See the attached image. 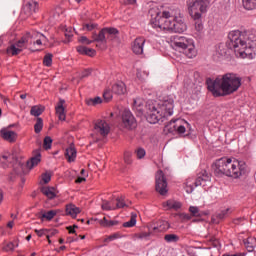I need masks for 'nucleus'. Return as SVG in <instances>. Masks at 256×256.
Segmentation results:
<instances>
[{
  "mask_svg": "<svg viewBox=\"0 0 256 256\" xmlns=\"http://www.w3.org/2000/svg\"><path fill=\"white\" fill-rule=\"evenodd\" d=\"M43 65H45V67H51V65H53V54L48 53L44 56Z\"/></svg>",
  "mask_w": 256,
  "mask_h": 256,
  "instance_id": "72a5a7b5",
  "label": "nucleus"
},
{
  "mask_svg": "<svg viewBox=\"0 0 256 256\" xmlns=\"http://www.w3.org/2000/svg\"><path fill=\"white\" fill-rule=\"evenodd\" d=\"M163 207H167V209H173L174 211H179L181 209L182 205L181 202L176 200H168L163 203Z\"/></svg>",
  "mask_w": 256,
  "mask_h": 256,
  "instance_id": "393cba45",
  "label": "nucleus"
},
{
  "mask_svg": "<svg viewBox=\"0 0 256 256\" xmlns=\"http://www.w3.org/2000/svg\"><path fill=\"white\" fill-rule=\"evenodd\" d=\"M0 135L2 139L8 141L9 143H14L15 139H17V134L11 130L2 129L0 131Z\"/></svg>",
  "mask_w": 256,
  "mask_h": 256,
  "instance_id": "6ab92c4d",
  "label": "nucleus"
},
{
  "mask_svg": "<svg viewBox=\"0 0 256 256\" xmlns=\"http://www.w3.org/2000/svg\"><path fill=\"white\" fill-rule=\"evenodd\" d=\"M64 155L68 163H73L75 162V159H77V149H75V146L71 144L68 148H66Z\"/></svg>",
  "mask_w": 256,
  "mask_h": 256,
  "instance_id": "a211bd4d",
  "label": "nucleus"
},
{
  "mask_svg": "<svg viewBox=\"0 0 256 256\" xmlns=\"http://www.w3.org/2000/svg\"><path fill=\"white\" fill-rule=\"evenodd\" d=\"M121 127L127 131H135L137 129V119L130 110H124L121 115Z\"/></svg>",
  "mask_w": 256,
  "mask_h": 256,
  "instance_id": "9b49d317",
  "label": "nucleus"
},
{
  "mask_svg": "<svg viewBox=\"0 0 256 256\" xmlns=\"http://www.w3.org/2000/svg\"><path fill=\"white\" fill-rule=\"evenodd\" d=\"M181 217L185 221H191V215H189V214H182Z\"/></svg>",
  "mask_w": 256,
  "mask_h": 256,
  "instance_id": "e2e57ef3",
  "label": "nucleus"
},
{
  "mask_svg": "<svg viewBox=\"0 0 256 256\" xmlns=\"http://www.w3.org/2000/svg\"><path fill=\"white\" fill-rule=\"evenodd\" d=\"M113 239H117V234L110 235L106 241H113Z\"/></svg>",
  "mask_w": 256,
  "mask_h": 256,
  "instance_id": "69168bd1",
  "label": "nucleus"
},
{
  "mask_svg": "<svg viewBox=\"0 0 256 256\" xmlns=\"http://www.w3.org/2000/svg\"><path fill=\"white\" fill-rule=\"evenodd\" d=\"M137 0H124V5H135Z\"/></svg>",
  "mask_w": 256,
  "mask_h": 256,
  "instance_id": "052dcab7",
  "label": "nucleus"
},
{
  "mask_svg": "<svg viewBox=\"0 0 256 256\" xmlns=\"http://www.w3.org/2000/svg\"><path fill=\"white\" fill-rule=\"evenodd\" d=\"M186 5L191 19L200 21V19H203V14L207 13L211 0H188Z\"/></svg>",
  "mask_w": 256,
  "mask_h": 256,
  "instance_id": "0eeeda50",
  "label": "nucleus"
},
{
  "mask_svg": "<svg viewBox=\"0 0 256 256\" xmlns=\"http://www.w3.org/2000/svg\"><path fill=\"white\" fill-rule=\"evenodd\" d=\"M59 211L57 210H49L48 212H45L42 214L41 219L44 220L46 219L47 221H51L58 213Z\"/></svg>",
  "mask_w": 256,
  "mask_h": 256,
  "instance_id": "c756f323",
  "label": "nucleus"
},
{
  "mask_svg": "<svg viewBox=\"0 0 256 256\" xmlns=\"http://www.w3.org/2000/svg\"><path fill=\"white\" fill-rule=\"evenodd\" d=\"M175 101L171 97H165L160 103L155 104H147L146 105V119L148 123L155 125V123H163L167 117H171L173 115V108Z\"/></svg>",
  "mask_w": 256,
  "mask_h": 256,
  "instance_id": "20e7f679",
  "label": "nucleus"
},
{
  "mask_svg": "<svg viewBox=\"0 0 256 256\" xmlns=\"http://www.w3.org/2000/svg\"><path fill=\"white\" fill-rule=\"evenodd\" d=\"M173 49L176 51H183L184 55L188 57V59H193L197 57V49L195 48V42L191 38H187L185 36H179L172 41Z\"/></svg>",
  "mask_w": 256,
  "mask_h": 256,
  "instance_id": "423d86ee",
  "label": "nucleus"
},
{
  "mask_svg": "<svg viewBox=\"0 0 256 256\" xmlns=\"http://www.w3.org/2000/svg\"><path fill=\"white\" fill-rule=\"evenodd\" d=\"M3 249L4 251H13V249H15V244H13V242H9Z\"/></svg>",
  "mask_w": 256,
  "mask_h": 256,
  "instance_id": "8fccbe9b",
  "label": "nucleus"
},
{
  "mask_svg": "<svg viewBox=\"0 0 256 256\" xmlns=\"http://www.w3.org/2000/svg\"><path fill=\"white\" fill-rule=\"evenodd\" d=\"M44 112H45V106L35 105V106L31 107L30 115H32L33 117H37V119H38L39 116L43 115Z\"/></svg>",
  "mask_w": 256,
  "mask_h": 256,
  "instance_id": "a878e982",
  "label": "nucleus"
},
{
  "mask_svg": "<svg viewBox=\"0 0 256 256\" xmlns=\"http://www.w3.org/2000/svg\"><path fill=\"white\" fill-rule=\"evenodd\" d=\"M42 39V43H49V39H47V37L41 33L38 32V36H37V39Z\"/></svg>",
  "mask_w": 256,
  "mask_h": 256,
  "instance_id": "13d9d810",
  "label": "nucleus"
},
{
  "mask_svg": "<svg viewBox=\"0 0 256 256\" xmlns=\"http://www.w3.org/2000/svg\"><path fill=\"white\" fill-rule=\"evenodd\" d=\"M87 47H85V46H78L77 48H76V50L78 51V53L80 54V55H86L87 54Z\"/></svg>",
  "mask_w": 256,
  "mask_h": 256,
  "instance_id": "de8ad7c7",
  "label": "nucleus"
},
{
  "mask_svg": "<svg viewBox=\"0 0 256 256\" xmlns=\"http://www.w3.org/2000/svg\"><path fill=\"white\" fill-rule=\"evenodd\" d=\"M101 207L103 211H115V207L111 206V203L107 200H103Z\"/></svg>",
  "mask_w": 256,
  "mask_h": 256,
  "instance_id": "c9c22d12",
  "label": "nucleus"
},
{
  "mask_svg": "<svg viewBox=\"0 0 256 256\" xmlns=\"http://www.w3.org/2000/svg\"><path fill=\"white\" fill-rule=\"evenodd\" d=\"M131 157H132L131 152L124 153V162L126 163V165H131V163H133V159Z\"/></svg>",
  "mask_w": 256,
  "mask_h": 256,
  "instance_id": "a19ab883",
  "label": "nucleus"
},
{
  "mask_svg": "<svg viewBox=\"0 0 256 256\" xmlns=\"http://www.w3.org/2000/svg\"><path fill=\"white\" fill-rule=\"evenodd\" d=\"M137 225V213H131L130 221L124 222L123 227L131 228Z\"/></svg>",
  "mask_w": 256,
  "mask_h": 256,
  "instance_id": "cd10ccee",
  "label": "nucleus"
},
{
  "mask_svg": "<svg viewBox=\"0 0 256 256\" xmlns=\"http://www.w3.org/2000/svg\"><path fill=\"white\" fill-rule=\"evenodd\" d=\"M228 39L236 55L245 59L252 55L253 49H256V34L251 30L243 31L233 30L229 32Z\"/></svg>",
  "mask_w": 256,
  "mask_h": 256,
  "instance_id": "f03ea898",
  "label": "nucleus"
},
{
  "mask_svg": "<svg viewBox=\"0 0 256 256\" xmlns=\"http://www.w3.org/2000/svg\"><path fill=\"white\" fill-rule=\"evenodd\" d=\"M39 4L35 1H28L24 5V11L28 14L31 15L32 13H35L37 11V7Z\"/></svg>",
  "mask_w": 256,
  "mask_h": 256,
  "instance_id": "b1692460",
  "label": "nucleus"
},
{
  "mask_svg": "<svg viewBox=\"0 0 256 256\" xmlns=\"http://www.w3.org/2000/svg\"><path fill=\"white\" fill-rule=\"evenodd\" d=\"M242 6L246 11H253L256 9V0H242Z\"/></svg>",
  "mask_w": 256,
  "mask_h": 256,
  "instance_id": "bb28decb",
  "label": "nucleus"
},
{
  "mask_svg": "<svg viewBox=\"0 0 256 256\" xmlns=\"http://www.w3.org/2000/svg\"><path fill=\"white\" fill-rule=\"evenodd\" d=\"M100 103H103V99H101V97L99 96L95 98H89L86 100V105H89V106L100 105Z\"/></svg>",
  "mask_w": 256,
  "mask_h": 256,
  "instance_id": "7c9ffc66",
  "label": "nucleus"
},
{
  "mask_svg": "<svg viewBox=\"0 0 256 256\" xmlns=\"http://www.w3.org/2000/svg\"><path fill=\"white\" fill-rule=\"evenodd\" d=\"M42 181L45 185L51 181V175L49 173L42 174Z\"/></svg>",
  "mask_w": 256,
  "mask_h": 256,
  "instance_id": "c03bdc74",
  "label": "nucleus"
},
{
  "mask_svg": "<svg viewBox=\"0 0 256 256\" xmlns=\"http://www.w3.org/2000/svg\"><path fill=\"white\" fill-rule=\"evenodd\" d=\"M94 129L102 136L107 137L109 135V131H111V128L109 127V124L105 122L104 120H98L95 123Z\"/></svg>",
  "mask_w": 256,
  "mask_h": 256,
  "instance_id": "ddd939ff",
  "label": "nucleus"
},
{
  "mask_svg": "<svg viewBox=\"0 0 256 256\" xmlns=\"http://www.w3.org/2000/svg\"><path fill=\"white\" fill-rule=\"evenodd\" d=\"M79 213H81V209L75 204L66 205V215H70L72 219H75Z\"/></svg>",
  "mask_w": 256,
  "mask_h": 256,
  "instance_id": "412c9836",
  "label": "nucleus"
},
{
  "mask_svg": "<svg viewBox=\"0 0 256 256\" xmlns=\"http://www.w3.org/2000/svg\"><path fill=\"white\" fill-rule=\"evenodd\" d=\"M75 241H79L78 238L68 237L66 243H73Z\"/></svg>",
  "mask_w": 256,
  "mask_h": 256,
  "instance_id": "0e129e2a",
  "label": "nucleus"
},
{
  "mask_svg": "<svg viewBox=\"0 0 256 256\" xmlns=\"http://www.w3.org/2000/svg\"><path fill=\"white\" fill-rule=\"evenodd\" d=\"M89 75H91V70L90 69H86L84 70L81 75H80V79H85V77H89Z\"/></svg>",
  "mask_w": 256,
  "mask_h": 256,
  "instance_id": "864d4df0",
  "label": "nucleus"
},
{
  "mask_svg": "<svg viewBox=\"0 0 256 256\" xmlns=\"http://www.w3.org/2000/svg\"><path fill=\"white\" fill-rule=\"evenodd\" d=\"M195 21V30L198 31V33H201L203 31V22L200 20H194Z\"/></svg>",
  "mask_w": 256,
  "mask_h": 256,
  "instance_id": "37998d69",
  "label": "nucleus"
},
{
  "mask_svg": "<svg viewBox=\"0 0 256 256\" xmlns=\"http://www.w3.org/2000/svg\"><path fill=\"white\" fill-rule=\"evenodd\" d=\"M164 240L166 243H177V241H179V237L177 234H166L164 236Z\"/></svg>",
  "mask_w": 256,
  "mask_h": 256,
  "instance_id": "2f4dec72",
  "label": "nucleus"
},
{
  "mask_svg": "<svg viewBox=\"0 0 256 256\" xmlns=\"http://www.w3.org/2000/svg\"><path fill=\"white\" fill-rule=\"evenodd\" d=\"M97 54V52L95 51V49L93 48H87L86 50V55L88 57H95V55Z\"/></svg>",
  "mask_w": 256,
  "mask_h": 256,
  "instance_id": "09e8293b",
  "label": "nucleus"
},
{
  "mask_svg": "<svg viewBox=\"0 0 256 256\" xmlns=\"http://www.w3.org/2000/svg\"><path fill=\"white\" fill-rule=\"evenodd\" d=\"M156 186L155 189L157 193L160 195H167V192L169 191L167 189V178H165V174L163 173V170H158L155 176Z\"/></svg>",
  "mask_w": 256,
  "mask_h": 256,
  "instance_id": "f8f14e48",
  "label": "nucleus"
},
{
  "mask_svg": "<svg viewBox=\"0 0 256 256\" xmlns=\"http://www.w3.org/2000/svg\"><path fill=\"white\" fill-rule=\"evenodd\" d=\"M231 209L227 208L225 210H222L220 213L216 214L217 219H225V217L229 216Z\"/></svg>",
  "mask_w": 256,
  "mask_h": 256,
  "instance_id": "58836bf2",
  "label": "nucleus"
},
{
  "mask_svg": "<svg viewBox=\"0 0 256 256\" xmlns=\"http://www.w3.org/2000/svg\"><path fill=\"white\" fill-rule=\"evenodd\" d=\"M211 181V175L207 173V171L203 170L198 174V177L196 178L194 185L195 187H205L207 183Z\"/></svg>",
  "mask_w": 256,
  "mask_h": 256,
  "instance_id": "4468645a",
  "label": "nucleus"
},
{
  "mask_svg": "<svg viewBox=\"0 0 256 256\" xmlns=\"http://www.w3.org/2000/svg\"><path fill=\"white\" fill-rule=\"evenodd\" d=\"M152 27L162 31H171L172 33H185L187 31V24L183 21L179 9L163 11L162 16L152 22Z\"/></svg>",
  "mask_w": 256,
  "mask_h": 256,
  "instance_id": "7ed1b4c3",
  "label": "nucleus"
},
{
  "mask_svg": "<svg viewBox=\"0 0 256 256\" xmlns=\"http://www.w3.org/2000/svg\"><path fill=\"white\" fill-rule=\"evenodd\" d=\"M33 45H43V41L40 37L36 38L34 40V44Z\"/></svg>",
  "mask_w": 256,
  "mask_h": 256,
  "instance_id": "680f3d73",
  "label": "nucleus"
},
{
  "mask_svg": "<svg viewBox=\"0 0 256 256\" xmlns=\"http://www.w3.org/2000/svg\"><path fill=\"white\" fill-rule=\"evenodd\" d=\"M145 149L143 148H139L138 150H136V155H137V159H143V157H145Z\"/></svg>",
  "mask_w": 256,
  "mask_h": 256,
  "instance_id": "a18cd8bd",
  "label": "nucleus"
},
{
  "mask_svg": "<svg viewBox=\"0 0 256 256\" xmlns=\"http://www.w3.org/2000/svg\"><path fill=\"white\" fill-rule=\"evenodd\" d=\"M182 123L189 127V123L183 119H176V120H171L169 124L167 125L169 133L177 132L179 127H181Z\"/></svg>",
  "mask_w": 256,
  "mask_h": 256,
  "instance_id": "dca6fc26",
  "label": "nucleus"
},
{
  "mask_svg": "<svg viewBox=\"0 0 256 256\" xmlns=\"http://www.w3.org/2000/svg\"><path fill=\"white\" fill-rule=\"evenodd\" d=\"M64 35H65V37H66L67 39H71V37H73V32H71V28H67V29L65 30Z\"/></svg>",
  "mask_w": 256,
  "mask_h": 256,
  "instance_id": "4d7b16f0",
  "label": "nucleus"
},
{
  "mask_svg": "<svg viewBox=\"0 0 256 256\" xmlns=\"http://www.w3.org/2000/svg\"><path fill=\"white\" fill-rule=\"evenodd\" d=\"M186 192L193 193V185L191 184V180H188L186 182Z\"/></svg>",
  "mask_w": 256,
  "mask_h": 256,
  "instance_id": "3c124183",
  "label": "nucleus"
},
{
  "mask_svg": "<svg viewBox=\"0 0 256 256\" xmlns=\"http://www.w3.org/2000/svg\"><path fill=\"white\" fill-rule=\"evenodd\" d=\"M36 235H38V237H43V235H47V229H41V230H34Z\"/></svg>",
  "mask_w": 256,
  "mask_h": 256,
  "instance_id": "603ef678",
  "label": "nucleus"
},
{
  "mask_svg": "<svg viewBox=\"0 0 256 256\" xmlns=\"http://www.w3.org/2000/svg\"><path fill=\"white\" fill-rule=\"evenodd\" d=\"M117 35H119V30L117 28L113 27H106L99 31V33H93L92 39L96 41V43H107V39H110V41H113V39L117 38Z\"/></svg>",
  "mask_w": 256,
  "mask_h": 256,
  "instance_id": "9d476101",
  "label": "nucleus"
},
{
  "mask_svg": "<svg viewBox=\"0 0 256 256\" xmlns=\"http://www.w3.org/2000/svg\"><path fill=\"white\" fill-rule=\"evenodd\" d=\"M34 131L36 134H39L43 131V118L36 119V123L34 125Z\"/></svg>",
  "mask_w": 256,
  "mask_h": 256,
  "instance_id": "473e14b6",
  "label": "nucleus"
},
{
  "mask_svg": "<svg viewBox=\"0 0 256 256\" xmlns=\"http://www.w3.org/2000/svg\"><path fill=\"white\" fill-rule=\"evenodd\" d=\"M185 123H182V125H180L176 131V133L178 135H183L185 133V131H187V128L185 127Z\"/></svg>",
  "mask_w": 256,
  "mask_h": 256,
  "instance_id": "49530a36",
  "label": "nucleus"
},
{
  "mask_svg": "<svg viewBox=\"0 0 256 256\" xmlns=\"http://www.w3.org/2000/svg\"><path fill=\"white\" fill-rule=\"evenodd\" d=\"M0 163L4 169L12 167L16 175H21V173H23V167H25V165L15 157V155L9 153H5L0 157Z\"/></svg>",
  "mask_w": 256,
  "mask_h": 256,
  "instance_id": "1a4fd4ad",
  "label": "nucleus"
},
{
  "mask_svg": "<svg viewBox=\"0 0 256 256\" xmlns=\"http://www.w3.org/2000/svg\"><path fill=\"white\" fill-rule=\"evenodd\" d=\"M222 256H245V254H223Z\"/></svg>",
  "mask_w": 256,
  "mask_h": 256,
  "instance_id": "774afa93",
  "label": "nucleus"
},
{
  "mask_svg": "<svg viewBox=\"0 0 256 256\" xmlns=\"http://www.w3.org/2000/svg\"><path fill=\"white\" fill-rule=\"evenodd\" d=\"M116 201H117V203H116L115 209H123V207H129V204H127V202H125L124 197L117 198Z\"/></svg>",
  "mask_w": 256,
  "mask_h": 256,
  "instance_id": "f704fd0d",
  "label": "nucleus"
},
{
  "mask_svg": "<svg viewBox=\"0 0 256 256\" xmlns=\"http://www.w3.org/2000/svg\"><path fill=\"white\" fill-rule=\"evenodd\" d=\"M40 191L48 199H55L57 197V190L55 189V187H42Z\"/></svg>",
  "mask_w": 256,
  "mask_h": 256,
  "instance_id": "4be33fe9",
  "label": "nucleus"
},
{
  "mask_svg": "<svg viewBox=\"0 0 256 256\" xmlns=\"http://www.w3.org/2000/svg\"><path fill=\"white\" fill-rule=\"evenodd\" d=\"M77 227H78L77 225L68 226L67 230L69 231V233L75 234V233H77V231H75V229H77Z\"/></svg>",
  "mask_w": 256,
  "mask_h": 256,
  "instance_id": "bf43d9fd",
  "label": "nucleus"
},
{
  "mask_svg": "<svg viewBox=\"0 0 256 256\" xmlns=\"http://www.w3.org/2000/svg\"><path fill=\"white\" fill-rule=\"evenodd\" d=\"M189 211H190L192 217H202V215H209V213H207V212L199 211V207H197V206H190Z\"/></svg>",
  "mask_w": 256,
  "mask_h": 256,
  "instance_id": "c85d7f7f",
  "label": "nucleus"
},
{
  "mask_svg": "<svg viewBox=\"0 0 256 256\" xmlns=\"http://www.w3.org/2000/svg\"><path fill=\"white\" fill-rule=\"evenodd\" d=\"M63 105H65V100L64 99H60L58 102V105L56 106V115L58 116L60 121H65V107H63Z\"/></svg>",
  "mask_w": 256,
  "mask_h": 256,
  "instance_id": "aec40b11",
  "label": "nucleus"
},
{
  "mask_svg": "<svg viewBox=\"0 0 256 256\" xmlns=\"http://www.w3.org/2000/svg\"><path fill=\"white\" fill-rule=\"evenodd\" d=\"M136 237L138 239H147V237H149V233L147 232H141L140 234H136Z\"/></svg>",
  "mask_w": 256,
  "mask_h": 256,
  "instance_id": "6e6d98bb",
  "label": "nucleus"
},
{
  "mask_svg": "<svg viewBox=\"0 0 256 256\" xmlns=\"http://www.w3.org/2000/svg\"><path fill=\"white\" fill-rule=\"evenodd\" d=\"M101 225L104 227H113L114 225H117V222L115 221H108L107 218H103V220L100 221Z\"/></svg>",
  "mask_w": 256,
  "mask_h": 256,
  "instance_id": "ea45409f",
  "label": "nucleus"
},
{
  "mask_svg": "<svg viewBox=\"0 0 256 256\" xmlns=\"http://www.w3.org/2000/svg\"><path fill=\"white\" fill-rule=\"evenodd\" d=\"M215 173L217 175H225L232 179H239L243 175H247V163L231 158H220L215 162Z\"/></svg>",
  "mask_w": 256,
  "mask_h": 256,
  "instance_id": "39448f33",
  "label": "nucleus"
},
{
  "mask_svg": "<svg viewBox=\"0 0 256 256\" xmlns=\"http://www.w3.org/2000/svg\"><path fill=\"white\" fill-rule=\"evenodd\" d=\"M51 145H53V139H51V137H49V136H46L44 138V144H43L44 149L46 151L51 149Z\"/></svg>",
  "mask_w": 256,
  "mask_h": 256,
  "instance_id": "e433bc0d",
  "label": "nucleus"
},
{
  "mask_svg": "<svg viewBox=\"0 0 256 256\" xmlns=\"http://www.w3.org/2000/svg\"><path fill=\"white\" fill-rule=\"evenodd\" d=\"M41 163V152L39 150L33 151V156L27 161V167L33 169Z\"/></svg>",
  "mask_w": 256,
  "mask_h": 256,
  "instance_id": "f3484780",
  "label": "nucleus"
},
{
  "mask_svg": "<svg viewBox=\"0 0 256 256\" xmlns=\"http://www.w3.org/2000/svg\"><path fill=\"white\" fill-rule=\"evenodd\" d=\"M85 181H86L85 177H78V178L76 179V183H83V182H85Z\"/></svg>",
  "mask_w": 256,
  "mask_h": 256,
  "instance_id": "338daca9",
  "label": "nucleus"
},
{
  "mask_svg": "<svg viewBox=\"0 0 256 256\" xmlns=\"http://www.w3.org/2000/svg\"><path fill=\"white\" fill-rule=\"evenodd\" d=\"M127 88L125 87V83L117 82L112 86V93L116 95H125Z\"/></svg>",
  "mask_w": 256,
  "mask_h": 256,
  "instance_id": "5701e85b",
  "label": "nucleus"
},
{
  "mask_svg": "<svg viewBox=\"0 0 256 256\" xmlns=\"http://www.w3.org/2000/svg\"><path fill=\"white\" fill-rule=\"evenodd\" d=\"M97 27V24H85L83 29H86L87 31H93Z\"/></svg>",
  "mask_w": 256,
  "mask_h": 256,
  "instance_id": "5fc2aeb1",
  "label": "nucleus"
},
{
  "mask_svg": "<svg viewBox=\"0 0 256 256\" xmlns=\"http://www.w3.org/2000/svg\"><path fill=\"white\" fill-rule=\"evenodd\" d=\"M206 85L213 97H227V95H233L235 91L239 90V87H241V77L235 73H226L221 78H216L215 80L208 78Z\"/></svg>",
  "mask_w": 256,
  "mask_h": 256,
  "instance_id": "f257e3e1",
  "label": "nucleus"
},
{
  "mask_svg": "<svg viewBox=\"0 0 256 256\" xmlns=\"http://www.w3.org/2000/svg\"><path fill=\"white\" fill-rule=\"evenodd\" d=\"M145 45V38L138 37L132 43V51L135 55H143V47Z\"/></svg>",
  "mask_w": 256,
  "mask_h": 256,
  "instance_id": "2eb2a0df",
  "label": "nucleus"
},
{
  "mask_svg": "<svg viewBox=\"0 0 256 256\" xmlns=\"http://www.w3.org/2000/svg\"><path fill=\"white\" fill-rule=\"evenodd\" d=\"M79 42L83 43L84 45H91V43H97V41H95V38H92V40H89V38H87L86 36H81L79 38Z\"/></svg>",
  "mask_w": 256,
  "mask_h": 256,
  "instance_id": "4c0bfd02",
  "label": "nucleus"
},
{
  "mask_svg": "<svg viewBox=\"0 0 256 256\" xmlns=\"http://www.w3.org/2000/svg\"><path fill=\"white\" fill-rule=\"evenodd\" d=\"M39 32H27L20 40L16 42V44H12L8 49L7 53L10 55H19L23 49H27V47H31L34 45V41L37 39Z\"/></svg>",
  "mask_w": 256,
  "mask_h": 256,
  "instance_id": "6e6552de",
  "label": "nucleus"
},
{
  "mask_svg": "<svg viewBox=\"0 0 256 256\" xmlns=\"http://www.w3.org/2000/svg\"><path fill=\"white\" fill-rule=\"evenodd\" d=\"M103 98L106 103H109L111 99H113V94L111 93V90H106L103 93Z\"/></svg>",
  "mask_w": 256,
  "mask_h": 256,
  "instance_id": "79ce46f5",
  "label": "nucleus"
}]
</instances>
